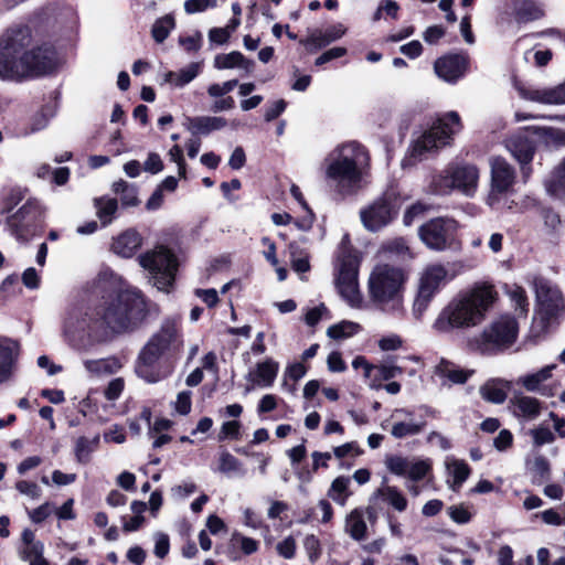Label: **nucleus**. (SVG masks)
<instances>
[{"instance_id": "aec40b11", "label": "nucleus", "mask_w": 565, "mask_h": 565, "mask_svg": "<svg viewBox=\"0 0 565 565\" xmlns=\"http://www.w3.org/2000/svg\"><path fill=\"white\" fill-rule=\"evenodd\" d=\"M279 371V363L268 358L263 362H258L255 367L246 375L247 381L250 383L246 387V392L255 387L267 388L273 386Z\"/></svg>"}, {"instance_id": "4468645a", "label": "nucleus", "mask_w": 565, "mask_h": 565, "mask_svg": "<svg viewBox=\"0 0 565 565\" xmlns=\"http://www.w3.org/2000/svg\"><path fill=\"white\" fill-rule=\"evenodd\" d=\"M479 181V170L476 166L465 164L451 168L446 171V175H440L434 180L435 191L446 193L451 189H457L466 195H473Z\"/></svg>"}, {"instance_id": "de8ad7c7", "label": "nucleus", "mask_w": 565, "mask_h": 565, "mask_svg": "<svg viewBox=\"0 0 565 565\" xmlns=\"http://www.w3.org/2000/svg\"><path fill=\"white\" fill-rule=\"evenodd\" d=\"M227 121L223 117H199L193 120V128L201 134L223 129Z\"/></svg>"}, {"instance_id": "8fccbe9b", "label": "nucleus", "mask_w": 565, "mask_h": 565, "mask_svg": "<svg viewBox=\"0 0 565 565\" xmlns=\"http://www.w3.org/2000/svg\"><path fill=\"white\" fill-rule=\"evenodd\" d=\"M507 294L513 303L515 310H519L520 316H525L527 312L529 301L525 290L516 285L511 286Z\"/></svg>"}, {"instance_id": "39448f33", "label": "nucleus", "mask_w": 565, "mask_h": 565, "mask_svg": "<svg viewBox=\"0 0 565 565\" xmlns=\"http://www.w3.org/2000/svg\"><path fill=\"white\" fill-rule=\"evenodd\" d=\"M106 329L122 332L136 327L147 316V303L139 290L126 288L98 307Z\"/></svg>"}, {"instance_id": "2f4dec72", "label": "nucleus", "mask_w": 565, "mask_h": 565, "mask_svg": "<svg viewBox=\"0 0 565 565\" xmlns=\"http://www.w3.org/2000/svg\"><path fill=\"white\" fill-rule=\"evenodd\" d=\"M344 531L355 541L366 537L367 526L361 509H354L347 515Z\"/></svg>"}, {"instance_id": "f03ea898", "label": "nucleus", "mask_w": 565, "mask_h": 565, "mask_svg": "<svg viewBox=\"0 0 565 565\" xmlns=\"http://www.w3.org/2000/svg\"><path fill=\"white\" fill-rule=\"evenodd\" d=\"M498 299L495 287L489 282H479L459 294L443 308L433 322V329L448 333L455 329H470L486 319L487 312Z\"/></svg>"}, {"instance_id": "5fc2aeb1", "label": "nucleus", "mask_w": 565, "mask_h": 565, "mask_svg": "<svg viewBox=\"0 0 565 565\" xmlns=\"http://www.w3.org/2000/svg\"><path fill=\"white\" fill-rule=\"evenodd\" d=\"M363 452L356 441L345 443L341 446L333 448V455L337 459H343L345 457H358Z\"/></svg>"}, {"instance_id": "f704fd0d", "label": "nucleus", "mask_w": 565, "mask_h": 565, "mask_svg": "<svg viewBox=\"0 0 565 565\" xmlns=\"http://www.w3.org/2000/svg\"><path fill=\"white\" fill-rule=\"evenodd\" d=\"M83 364L90 375L96 376L115 373L120 367V363L115 358L85 360Z\"/></svg>"}, {"instance_id": "e433bc0d", "label": "nucleus", "mask_w": 565, "mask_h": 565, "mask_svg": "<svg viewBox=\"0 0 565 565\" xmlns=\"http://www.w3.org/2000/svg\"><path fill=\"white\" fill-rule=\"evenodd\" d=\"M100 441L99 435L93 438L81 436L75 440L74 455L79 463H87L90 460V455L97 449Z\"/></svg>"}, {"instance_id": "0eeeda50", "label": "nucleus", "mask_w": 565, "mask_h": 565, "mask_svg": "<svg viewBox=\"0 0 565 565\" xmlns=\"http://www.w3.org/2000/svg\"><path fill=\"white\" fill-rule=\"evenodd\" d=\"M461 129L462 124L459 114L456 111L446 113L412 143L402 166L404 168L412 167L424 160L430 152L448 145Z\"/></svg>"}, {"instance_id": "79ce46f5", "label": "nucleus", "mask_w": 565, "mask_h": 565, "mask_svg": "<svg viewBox=\"0 0 565 565\" xmlns=\"http://www.w3.org/2000/svg\"><path fill=\"white\" fill-rule=\"evenodd\" d=\"M349 484L350 479L348 477L341 476L335 478L330 486L328 497L332 499L335 503L342 507L345 505L347 500L350 495V492L348 490Z\"/></svg>"}, {"instance_id": "58836bf2", "label": "nucleus", "mask_w": 565, "mask_h": 565, "mask_svg": "<svg viewBox=\"0 0 565 565\" xmlns=\"http://www.w3.org/2000/svg\"><path fill=\"white\" fill-rule=\"evenodd\" d=\"M200 71V63H191L179 72H168L164 75V81L182 87L192 82L199 75Z\"/></svg>"}, {"instance_id": "3c124183", "label": "nucleus", "mask_w": 565, "mask_h": 565, "mask_svg": "<svg viewBox=\"0 0 565 565\" xmlns=\"http://www.w3.org/2000/svg\"><path fill=\"white\" fill-rule=\"evenodd\" d=\"M30 210L28 205H23L13 215L8 217L7 225L13 235L20 237L21 226L26 220Z\"/></svg>"}, {"instance_id": "6e6552de", "label": "nucleus", "mask_w": 565, "mask_h": 565, "mask_svg": "<svg viewBox=\"0 0 565 565\" xmlns=\"http://www.w3.org/2000/svg\"><path fill=\"white\" fill-rule=\"evenodd\" d=\"M519 324L515 318L503 315L488 324L480 334L469 340V348L482 354H492L510 348L516 340Z\"/></svg>"}, {"instance_id": "13d9d810", "label": "nucleus", "mask_w": 565, "mask_h": 565, "mask_svg": "<svg viewBox=\"0 0 565 565\" xmlns=\"http://www.w3.org/2000/svg\"><path fill=\"white\" fill-rule=\"evenodd\" d=\"M374 372L379 380L388 381L395 376H398L403 373L402 367L395 364L384 363L377 366H374Z\"/></svg>"}, {"instance_id": "49530a36", "label": "nucleus", "mask_w": 565, "mask_h": 565, "mask_svg": "<svg viewBox=\"0 0 565 565\" xmlns=\"http://www.w3.org/2000/svg\"><path fill=\"white\" fill-rule=\"evenodd\" d=\"M390 472L398 477H407L411 460L399 455H388L384 460Z\"/></svg>"}, {"instance_id": "338daca9", "label": "nucleus", "mask_w": 565, "mask_h": 565, "mask_svg": "<svg viewBox=\"0 0 565 565\" xmlns=\"http://www.w3.org/2000/svg\"><path fill=\"white\" fill-rule=\"evenodd\" d=\"M106 443L124 444L126 441L125 429L120 425H111L103 435Z\"/></svg>"}, {"instance_id": "473e14b6", "label": "nucleus", "mask_w": 565, "mask_h": 565, "mask_svg": "<svg viewBox=\"0 0 565 565\" xmlns=\"http://www.w3.org/2000/svg\"><path fill=\"white\" fill-rule=\"evenodd\" d=\"M345 32L347 28L342 23H337L327 28L324 31L317 30L312 32L309 42L318 47H322L341 39Z\"/></svg>"}, {"instance_id": "a18cd8bd", "label": "nucleus", "mask_w": 565, "mask_h": 565, "mask_svg": "<svg viewBox=\"0 0 565 565\" xmlns=\"http://www.w3.org/2000/svg\"><path fill=\"white\" fill-rule=\"evenodd\" d=\"M360 331V326L352 321H341L328 328L327 334L334 340H342L356 334Z\"/></svg>"}, {"instance_id": "680f3d73", "label": "nucleus", "mask_w": 565, "mask_h": 565, "mask_svg": "<svg viewBox=\"0 0 565 565\" xmlns=\"http://www.w3.org/2000/svg\"><path fill=\"white\" fill-rule=\"evenodd\" d=\"M403 339L396 333H391L382 337L379 340V348L382 351H396L403 347Z\"/></svg>"}, {"instance_id": "c756f323", "label": "nucleus", "mask_w": 565, "mask_h": 565, "mask_svg": "<svg viewBox=\"0 0 565 565\" xmlns=\"http://www.w3.org/2000/svg\"><path fill=\"white\" fill-rule=\"evenodd\" d=\"M512 403L516 416L532 420L540 415L541 403L535 397L519 394L513 397Z\"/></svg>"}, {"instance_id": "bb28decb", "label": "nucleus", "mask_w": 565, "mask_h": 565, "mask_svg": "<svg viewBox=\"0 0 565 565\" xmlns=\"http://www.w3.org/2000/svg\"><path fill=\"white\" fill-rule=\"evenodd\" d=\"M447 470V483L449 488L457 491L470 475L469 466L455 457H447L445 460Z\"/></svg>"}, {"instance_id": "4d7b16f0", "label": "nucleus", "mask_w": 565, "mask_h": 565, "mask_svg": "<svg viewBox=\"0 0 565 565\" xmlns=\"http://www.w3.org/2000/svg\"><path fill=\"white\" fill-rule=\"evenodd\" d=\"M231 541L233 543L239 544L241 550L246 555H250V554L255 553L258 550V542L256 540L247 537V536H244V535H242L238 532H234L232 534Z\"/></svg>"}, {"instance_id": "bf43d9fd", "label": "nucleus", "mask_w": 565, "mask_h": 565, "mask_svg": "<svg viewBox=\"0 0 565 565\" xmlns=\"http://www.w3.org/2000/svg\"><path fill=\"white\" fill-rule=\"evenodd\" d=\"M217 0H186L184 2V10L189 14L203 12L209 8H215Z\"/></svg>"}, {"instance_id": "f8f14e48", "label": "nucleus", "mask_w": 565, "mask_h": 565, "mask_svg": "<svg viewBox=\"0 0 565 565\" xmlns=\"http://www.w3.org/2000/svg\"><path fill=\"white\" fill-rule=\"evenodd\" d=\"M457 230L458 224L455 220L436 217L424 223L418 230V235L427 248L443 252L458 245Z\"/></svg>"}, {"instance_id": "393cba45", "label": "nucleus", "mask_w": 565, "mask_h": 565, "mask_svg": "<svg viewBox=\"0 0 565 565\" xmlns=\"http://www.w3.org/2000/svg\"><path fill=\"white\" fill-rule=\"evenodd\" d=\"M213 65L217 70L237 68L249 74L254 71L255 63L246 58L241 52L233 51L227 54H217L214 57Z\"/></svg>"}, {"instance_id": "37998d69", "label": "nucleus", "mask_w": 565, "mask_h": 565, "mask_svg": "<svg viewBox=\"0 0 565 565\" xmlns=\"http://www.w3.org/2000/svg\"><path fill=\"white\" fill-rule=\"evenodd\" d=\"M307 373V367L302 362H295L286 366L282 377L281 387L291 394L296 392V386L289 385L288 381L291 380L294 382L302 379Z\"/></svg>"}, {"instance_id": "7ed1b4c3", "label": "nucleus", "mask_w": 565, "mask_h": 565, "mask_svg": "<svg viewBox=\"0 0 565 565\" xmlns=\"http://www.w3.org/2000/svg\"><path fill=\"white\" fill-rule=\"evenodd\" d=\"M367 150L355 141L335 147L326 159V177L342 195L353 194L369 173Z\"/></svg>"}, {"instance_id": "a19ab883", "label": "nucleus", "mask_w": 565, "mask_h": 565, "mask_svg": "<svg viewBox=\"0 0 565 565\" xmlns=\"http://www.w3.org/2000/svg\"><path fill=\"white\" fill-rule=\"evenodd\" d=\"M113 191L120 195V201L124 206H136L139 204L137 189L134 184L120 179L113 183Z\"/></svg>"}, {"instance_id": "b1692460", "label": "nucleus", "mask_w": 565, "mask_h": 565, "mask_svg": "<svg viewBox=\"0 0 565 565\" xmlns=\"http://www.w3.org/2000/svg\"><path fill=\"white\" fill-rule=\"evenodd\" d=\"M379 254L384 258H391L398 262H409L415 258V254L404 237L386 239L380 246Z\"/></svg>"}, {"instance_id": "20e7f679", "label": "nucleus", "mask_w": 565, "mask_h": 565, "mask_svg": "<svg viewBox=\"0 0 565 565\" xmlns=\"http://www.w3.org/2000/svg\"><path fill=\"white\" fill-rule=\"evenodd\" d=\"M407 278V273L401 267L377 264L367 282L371 300L385 313L403 318L406 313L404 292Z\"/></svg>"}, {"instance_id": "423d86ee", "label": "nucleus", "mask_w": 565, "mask_h": 565, "mask_svg": "<svg viewBox=\"0 0 565 565\" xmlns=\"http://www.w3.org/2000/svg\"><path fill=\"white\" fill-rule=\"evenodd\" d=\"M105 332L102 312L85 302L70 305L63 316L62 333L73 347H82Z\"/></svg>"}, {"instance_id": "c9c22d12", "label": "nucleus", "mask_w": 565, "mask_h": 565, "mask_svg": "<svg viewBox=\"0 0 565 565\" xmlns=\"http://www.w3.org/2000/svg\"><path fill=\"white\" fill-rule=\"evenodd\" d=\"M377 495L398 512L407 509V499L396 487L383 483L377 490Z\"/></svg>"}, {"instance_id": "9b49d317", "label": "nucleus", "mask_w": 565, "mask_h": 565, "mask_svg": "<svg viewBox=\"0 0 565 565\" xmlns=\"http://www.w3.org/2000/svg\"><path fill=\"white\" fill-rule=\"evenodd\" d=\"M139 264L151 277L153 286L159 290H168L174 280L177 258L164 246H157L139 256Z\"/></svg>"}, {"instance_id": "e2e57ef3", "label": "nucleus", "mask_w": 565, "mask_h": 565, "mask_svg": "<svg viewBox=\"0 0 565 565\" xmlns=\"http://www.w3.org/2000/svg\"><path fill=\"white\" fill-rule=\"evenodd\" d=\"M447 512L449 518L458 524H466L471 520V513L462 504L451 505L448 508Z\"/></svg>"}, {"instance_id": "f3484780", "label": "nucleus", "mask_w": 565, "mask_h": 565, "mask_svg": "<svg viewBox=\"0 0 565 565\" xmlns=\"http://www.w3.org/2000/svg\"><path fill=\"white\" fill-rule=\"evenodd\" d=\"M491 168V190L487 202L494 206L498 202V195L508 193L515 182L514 168L501 157H494L490 160Z\"/></svg>"}, {"instance_id": "6ab92c4d", "label": "nucleus", "mask_w": 565, "mask_h": 565, "mask_svg": "<svg viewBox=\"0 0 565 565\" xmlns=\"http://www.w3.org/2000/svg\"><path fill=\"white\" fill-rule=\"evenodd\" d=\"M507 149L521 166L523 178L526 180L531 174L529 163L533 160L534 145L525 135H514L507 140Z\"/></svg>"}, {"instance_id": "603ef678", "label": "nucleus", "mask_w": 565, "mask_h": 565, "mask_svg": "<svg viewBox=\"0 0 565 565\" xmlns=\"http://www.w3.org/2000/svg\"><path fill=\"white\" fill-rule=\"evenodd\" d=\"M431 468L428 459L411 460L407 478L414 481L422 480Z\"/></svg>"}, {"instance_id": "f257e3e1", "label": "nucleus", "mask_w": 565, "mask_h": 565, "mask_svg": "<svg viewBox=\"0 0 565 565\" xmlns=\"http://www.w3.org/2000/svg\"><path fill=\"white\" fill-rule=\"evenodd\" d=\"M56 52L51 47H32V35L25 28L7 30L0 38V79L22 82L53 72Z\"/></svg>"}, {"instance_id": "864d4df0", "label": "nucleus", "mask_w": 565, "mask_h": 565, "mask_svg": "<svg viewBox=\"0 0 565 565\" xmlns=\"http://www.w3.org/2000/svg\"><path fill=\"white\" fill-rule=\"evenodd\" d=\"M303 547L311 563H316L320 558L322 548L320 541L316 535H307L303 541Z\"/></svg>"}, {"instance_id": "412c9836", "label": "nucleus", "mask_w": 565, "mask_h": 565, "mask_svg": "<svg viewBox=\"0 0 565 565\" xmlns=\"http://www.w3.org/2000/svg\"><path fill=\"white\" fill-rule=\"evenodd\" d=\"M435 73L445 82L455 83L467 70V58L460 54L438 58L434 64Z\"/></svg>"}, {"instance_id": "ea45409f", "label": "nucleus", "mask_w": 565, "mask_h": 565, "mask_svg": "<svg viewBox=\"0 0 565 565\" xmlns=\"http://www.w3.org/2000/svg\"><path fill=\"white\" fill-rule=\"evenodd\" d=\"M290 255V263L292 269L298 274H305L310 269L309 254L306 249L301 248L296 242L288 245Z\"/></svg>"}, {"instance_id": "69168bd1", "label": "nucleus", "mask_w": 565, "mask_h": 565, "mask_svg": "<svg viewBox=\"0 0 565 565\" xmlns=\"http://www.w3.org/2000/svg\"><path fill=\"white\" fill-rule=\"evenodd\" d=\"M51 119V115L44 109L38 111L31 119L29 132L34 134L43 130Z\"/></svg>"}, {"instance_id": "a878e982", "label": "nucleus", "mask_w": 565, "mask_h": 565, "mask_svg": "<svg viewBox=\"0 0 565 565\" xmlns=\"http://www.w3.org/2000/svg\"><path fill=\"white\" fill-rule=\"evenodd\" d=\"M524 98L548 105L565 104V82L552 88L531 89L523 93Z\"/></svg>"}, {"instance_id": "dca6fc26", "label": "nucleus", "mask_w": 565, "mask_h": 565, "mask_svg": "<svg viewBox=\"0 0 565 565\" xmlns=\"http://www.w3.org/2000/svg\"><path fill=\"white\" fill-rule=\"evenodd\" d=\"M533 285L537 313L546 321L556 318L565 309L564 298L559 288L543 277L535 278Z\"/></svg>"}, {"instance_id": "a211bd4d", "label": "nucleus", "mask_w": 565, "mask_h": 565, "mask_svg": "<svg viewBox=\"0 0 565 565\" xmlns=\"http://www.w3.org/2000/svg\"><path fill=\"white\" fill-rule=\"evenodd\" d=\"M390 420L392 436L399 439L418 435L425 427V423L416 420L414 414L406 408L394 409Z\"/></svg>"}, {"instance_id": "2eb2a0df", "label": "nucleus", "mask_w": 565, "mask_h": 565, "mask_svg": "<svg viewBox=\"0 0 565 565\" xmlns=\"http://www.w3.org/2000/svg\"><path fill=\"white\" fill-rule=\"evenodd\" d=\"M399 210L393 193H386L360 211L363 226L370 232H377L387 226Z\"/></svg>"}, {"instance_id": "ddd939ff", "label": "nucleus", "mask_w": 565, "mask_h": 565, "mask_svg": "<svg viewBox=\"0 0 565 565\" xmlns=\"http://www.w3.org/2000/svg\"><path fill=\"white\" fill-rule=\"evenodd\" d=\"M335 286L340 296L353 308H360L362 295L358 282V262L351 255L339 257L337 264Z\"/></svg>"}, {"instance_id": "72a5a7b5", "label": "nucleus", "mask_w": 565, "mask_h": 565, "mask_svg": "<svg viewBox=\"0 0 565 565\" xmlns=\"http://www.w3.org/2000/svg\"><path fill=\"white\" fill-rule=\"evenodd\" d=\"M556 369L555 364L546 365L535 373H531L521 376L518 380L519 384H522L526 391L535 392L539 391L541 385L552 377V372Z\"/></svg>"}, {"instance_id": "c85d7f7f", "label": "nucleus", "mask_w": 565, "mask_h": 565, "mask_svg": "<svg viewBox=\"0 0 565 565\" xmlns=\"http://www.w3.org/2000/svg\"><path fill=\"white\" fill-rule=\"evenodd\" d=\"M510 387L508 381L490 380L480 387V394L488 402L501 404L505 401Z\"/></svg>"}, {"instance_id": "4be33fe9", "label": "nucleus", "mask_w": 565, "mask_h": 565, "mask_svg": "<svg viewBox=\"0 0 565 565\" xmlns=\"http://www.w3.org/2000/svg\"><path fill=\"white\" fill-rule=\"evenodd\" d=\"M142 242L143 238L138 231L128 228L114 238L111 250L120 257L129 258L142 246Z\"/></svg>"}, {"instance_id": "c03bdc74", "label": "nucleus", "mask_w": 565, "mask_h": 565, "mask_svg": "<svg viewBox=\"0 0 565 565\" xmlns=\"http://www.w3.org/2000/svg\"><path fill=\"white\" fill-rule=\"evenodd\" d=\"M543 15V9L532 0H523L516 9V18L522 22L539 20Z\"/></svg>"}, {"instance_id": "5701e85b", "label": "nucleus", "mask_w": 565, "mask_h": 565, "mask_svg": "<svg viewBox=\"0 0 565 565\" xmlns=\"http://www.w3.org/2000/svg\"><path fill=\"white\" fill-rule=\"evenodd\" d=\"M19 344L7 338H0V383L8 381L19 356Z\"/></svg>"}, {"instance_id": "cd10ccee", "label": "nucleus", "mask_w": 565, "mask_h": 565, "mask_svg": "<svg viewBox=\"0 0 565 565\" xmlns=\"http://www.w3.org/2000/svg\"><path fill=\"white\" fill-rule=\"evenodd\" d=\"M435 372L438 376L445 377L454 384L466 383L473 373V371L461 369L445 359H441L436 365Z\"/></svg>"}, {"instance_id": "09e8293b", "label": "nucleus", "mask_w": 565, "mask_h": 565, "mask_svg": "<svg viewBox=\"0 0 565 565\" xmlns=\"http://www.w3.org/2000/svg\"><path fill=\"white\" fill-rule=\"evenodd\" d=\"M174 29V19L171 15H164L158 19L152 25V38L156 42H163Z\"/></svg>"}, {"instance_id": "9d476101", "label": "nucleus", "mask_w": 565, "mask_h": 565, "mask_svg": "<svg viewBox=\"0 0 565 565\" xmlns=\"http://www.w3.org/2000/svg\"><path fill=\"white\" fill-rule=\"evenodd\" d=\"M177 331V322L174 320H166L158 333L149 340L140 352L136 366V372L140 377L150 383L159 380V374L154 370V366L162 353L174 340Z\"/></svg>"}, {"instance_id": "1a4fd4ad", "label": "nucleus", "mask_w": 565, "mask_h": 565, "mask_svg": "<svg viewBox=\"0 0 565 565\" xmlns=\"http://www.w3.org/2000/svg\"><path fill=\"white\" fill-rule=\"evenodd\" d=\"M452 279L454 275L441 263L428 264L419 271L412 305L416 320L422 319L435 296Z\"/></svg>"}, {"instance_id": "4c0bfd02", "label": "nucleus", "mask_w": 565, "mask_h": 565, "mask_svg": "<svg viewBox=\"0 0 565 565\" xmlns=\"http://www.w3.org/2000/svg\"><path fill=\"white\" fill-rule=\"evenodd\" d=\"M217 471L227 477H243L245 475L243 463L226 450L220 452Z\"/></svg>"}, {"instance_id": "6e6d98bb", "label": "nucleus", "mask_w": 565, "mask_h": 565, "mask_svg": "<svg viewBox=\"0 0 565 565\" xmlns=\"http://www.w3.org/2000/svg\"><path fill=\"white\" fill-rule=\"evenodd\" d=\"M44 545L42 542L36 541L34 543L25 544L20 550V555L23 561L38 559L43 556Z\"/></svg>"}, {"instance_id": "774afa93", "label": "nucleus", "mask_w": 565, "mask_h": 565, "mask_svg": "<svg viewBox=\"0 0 565 565\" xmlns=\"http://www.w3.org/2000/svg\"><path fill=\"white\" fill-rule=\"evenodd\" d=\"M554 178L555 182L551 181L546 183V189L548 193L556 195L558 192V186H565V160L556 169Z\"/></svg>"}, {"instance_id": "7c9ffc66", "label": "nucleus", "mask_w": 565, "mask_h": 565, "mask_svg": "<svg viewBox=\"0 0 565 565\" xmlns=\"http://www.w3.org/2000/svg\"><path fill=\"white\" fill-rule=\"evenodd\" d=\"M94 207L96 216L98 217L103 227H106L115 220L118 202L114 198L102 196L94 200Z\"/></svg>"}, {"instance_id": "0e129e2a", "label": "nucleus", "mask_w": 565, "mask_h": 565, "mask_svg": "<svg viewBox=\"0 0 565 565\" xmlns=\"http://www.w3.org/2000/svg\"><path fill=\"white\" fill-rule=\"evenodd\" d=\"M236 85V79L226 81L222 84L215 83L209 86L207 94L213 98L222 97L232 92Z\"/></svg>"}, {"instance_id": "052dcab7", "label": "nucleus", "mask_w": 565, "mask_h": 565, "mask_svg": "<svg viewBox=\"0 0 565 565\" xmlns=\"http://www.w3.org/2000/svg\"><path fill=\"white\" fill-rule=\"evenodd\" d=\"M530 434L533 438L534 445L539 447L554 441V435L552 430L547 427H536L532 429Z\"/></svg>"}]
</instances>
